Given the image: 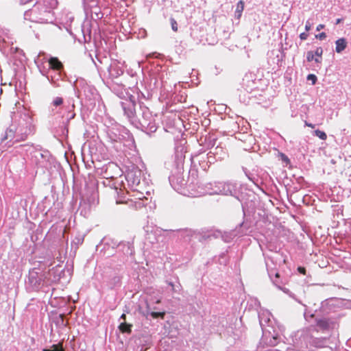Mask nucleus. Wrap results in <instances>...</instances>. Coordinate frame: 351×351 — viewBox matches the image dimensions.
Segmentation results:
<instances>
[{"label": "nucleus", "mask_w": 351, "mask_h": 351, "mask_svg": "<svg viewBox=\"0 0 351 351\" xmlns=\"http://www.w3.org/2000/svg\"><path fill=\"white\" fill-rule=\"evenodd\" d=\"M123 114L136 128L151 135L157 130L155 119L149 108L138 97L129 95L120 101Z\"/></svg>", "instance_id": "f257e3e1"}, {"label": "nucleus", "mask_w": 351, "mask_h": 351, "mask_svg": "<svg viewBox=\"0 0 351 351\" xmlns=\"http://www.w3.org/2000/svg\"><path fill=\"white\" fill-rule=\"evenodd\" d=\"M186 143L184 139L176 141L174 155L165 163L167 169H171L169 181L172 188L176 191H180L187 184V180L184 176V163L186 152L184 147Z\"/></svg>", "instance_id": "f03ea898"}, {"label": "nucleus", "mask_w": 351, "mask_h": 351, "mask_svg": "<svg viewBox=\"0 0 351 351\" xmlns=\"http://www.w3.org/2000/svg\"><path fill=\"white\" fill-rule=\"evenodd\" d=\"M40 72L45 76L50 83L55 87H60V83L64 81L66 74L62 63L58 58H47L45 52H40L35 59Z\"/></svg>", "instance_id": "7ed1b4c3"}, {"label": "nucleus", "mask_w": 351, "mask_h": 351, "mask_svg": "<svg viewBox=\"0 0 351 351\" xmlns=\"http://www.w3.org/2000/svg\"><path fill=\"white\" fill-rule=\"evenodd\" d=\"M313 330L312 328H306L292 332L287 339L289 346L287 351H314L308 349L309 344L315 347H322L326 339L314 337Z\"/></svg>", "instance_id": "20e7f679"}, {"label": "nucleus", "mask_w": 351, "mask_h": 351, "mask_svg": "<svg viewBox=\"0 0 351 351\" xmlns=\"http://www.w3.org/2000/svg\"><path fill=\"white\" fill-rule=\"evenodd\" d=\"M64 110V114L52 117V120L49 121V128L54 136L66 137L69 133V123L76 116L75 108H67Z\"/></svg>", "instance_id": "39448f33"}, {"label": "nucleus", "mask_w": 351, "mask_h": 351, "mask_svg": "<svg viewBox=\"0 0 351 351\" xmlns=\"http://www.w3.org/2000/svg\"><path fill=\"white\" fill-rule=\"evenodd\" d=\"M43 265L40 263L39 268L34 267L29 271L27 280L25 282L27 289L31 291H38L45 285L48 286L47 279L45 278V271Z\"/></svg>", "instance_id": "423d86ee"}, {"label": "nucleus", "mask_w": 351, "mask_h": 351, "mask_svg": "<svg viewBox=\"0 0 351 351\" xmlns=\"http://www.w3.org/2000/svg\"><path fill=\"white\" fill-rule=\"evenodd\" d=\"M241 208L243 211V221L239 223L234 230L222 232L221 239L226 243L231 242L234 237L239 234H246L252 227V221L247 215L246 204L241 203Z\"/></svg>", "instance_id": "0eeeda50"}, {"label": "nucleus", "mask_w": 351, "mask_h": 351, "mask_svg": "<svg viewBox=\"0 0 351 351\" xmlns=\"http://www.w3.org/2000/svg\"><path fill=\"white\" fill-rule=\"evenodd\" d=\"M21 147L27 152V156L32 163L39 167H46L51 156L48 150H42L34 147L33 145L29 144L22 145Z\"/></svg>", "instance_id": "6e6552de"}, {"label": "nucleus", "mask_w": 351, "mask_h": 351, "mask_svg": "<svg viewBox=\"0 0 351 351\" xmlns=\"http://www.w3.org/2000/svg\"><path fill=\"white\" fill-rule=\"evenodd\" d=\"M110 125H106L105 132L107 137L112 143H123L126 138L130 137V133L128 129L117 122L109 121Z\"/></svg>", "instance_id": "1a4fd4ad"}, {"label": "nucleus", "mask_w": 351, "mask_h": 351, "mask_svg": "<svg viewBox=\"0 0 351 351\" xmlns=\"http://www.w3.org/2000/svg\"><path fill=\"white\" fill-rule=\"evenodd\" d=\"M75 95L81 100L84 99L92 101L97 96V90L91 85L87 84L84 79H77L73 84Z\"/></svg>", "instance_id": "9d476101"}, {"label": "nucleus", "mask_w": 351, "mask_h": 351, "mask_svg": "<svg viewBox=\"0 0 351 351\" xmlns=\"http://www.w3.org/2000/svg\"><path fill=\"white\" fill-rule=\"evenodd\" d=\"M34 126L32 125L30 119L20 120L18 126L15 129L16 141H21L25 140L27 136L34 133Z\"/></svg>", "instance_id": "9b49d317"}, {"label": "nucleus", "mask_w": 351, "mask_h": 351, "mask_svg": "<svg viewBox=\"0 0 351 351\" xmlns=\"http://www.w3.org/2000/svg\"><path fill=\"white\" fill-rule=\"evenodd\" d=\"M268 328L265 329L267 336H264L267 339H269L267 343L270 346H275L280 342L282 336V330L280 327H275L273 326H267Z\"/></svg>", "instance_id": "f8f14e48"}, {"label": "nucleus", "mask_w": 351, "mask_h": 351, "mask_svg": "<svg viewBox=\"0 0 351 351\" xmlns=\"http://www.w3.org/2000/svg\"><path fill=\"white\" fill-rule=\"evenodd\" d=\"M219 186L221 189L218 191L219 195H230L236 197L239 202H241L239 195V191L237 190V184L226 182H219Z\"/></svg>", "instance_id": "ddd939ff"}, {"label": "nucleus", "mask_w": 351, "mask_h": 351, "mask_svg": "<svg viewBox=\"0 0 351 351\" xmlns=\"http://www.w3.org/2000/svg\"><path fill=\"white\" fill-rule=\"evenodd\" d=\"M64 276V269L62 268V266L58 265L49 269L47 271H45V278L47 279V283L49 285L52 283L58 282Z\"/></svg>", "instance_id": "4468645a"}, {"label": "nucleus", "mask_w": 351, "mask_h": 351, "mask_svg": "<svg viewBox=\"0 0 351 351\" xmlns=\"http://www.w3.org/2000/svg\"><path fill=\"white\" fill-rule=\"evenodd\" d=\"M178 239L182 242L195 248V230L189 228L179 229L176 230Z\"/></svg>", "instance_id": "2eb2a0df"}, {"label": "nucleus", "mask_w": 351, "mask_h": 351, "mask_svg": "<svg viewBox=\"0 0 351 351\" xmlns=\"http://www.w3.org/2000/svg\"><path fill=\"white\" fill-rule=\"evenodd\" d=\"M122 276L117 272L110 274L104 281V285L108 289L117 290L122 285Z\"/></svg>", "instance_id": "dca6fc26"}, {"label": "nucleus", "mask_w": 351, "mask_h": 351, "mask_svg": "<svg viewBox=\"0 0 351 351\" xmlns=\"http://www.w3.org/2000/svg\"><path fill=\"white\" fill-rule=\"evenodd\" d=\"M108 75L112 80L118 79L124 73L123 63L117 60H110V63L106 66Z\"/></svg>", "instance_id": "f3484780"}, {"label": "nucleus", "mask_w": 351, "mask_h": 351, "mask_svg": "<svg viewBox=\"0 0 351 351\" xmlns=\"http://www.w3.org/2000/svg\"><path fill=\"white\" fill-rule=\"evenodd\" d=\"M315 317L317 327L322 330H328L332 328L335 325L334 321L328 317H319L315 314L311 315Z\"/></svg>", "instance_id": "a211bd4d"}, {"label": "nucleus", "mask_w": 351, "mask_h": 351, "mask_svg": "<svg viewBox=\"0 0 351 351\" xmlns=\"http://www.w3.org/2000/svg\"><path fill=\"white\" fill-rule=\"evenodd\" d=\"M141 171L138 167H134L127 173L126 180L132 186H137L141 183Z\"/></svg>", "instance_id": "6ab92c4d"}, {"label": "nucleus", "mask_w": 351, "mask_h": 351, "mask_svg": "<svg viewBox=\"0 0 351 351\" xmlns=\"http://www.w3.org/2000/svg\"><path fill=\"white\" fill-rule=\"evenodd\" d=\"M198 142L200 145H203L208 149H210L212 150L214 147H215V145L217 142V138L213 137V135L208 134L205 136L202 135L198 139Z\"/></svg>", "instance_id": "aec40b11"}, {"label": "nucleus", "mask_w": 351, "mask_h": 351, "mask_svg": "<svg viewBox=\"0 0 351 351\" xmlns=\"http://www.w3.org/2000/svg\"><path fill=\"white\" fill-rule=\"evenodd\" d=\"M211 154L214 155V157H215L217 160H223L228 156L226 149L223 147L221 143L219 145H217L211 150Z\"/></svg>", "instance_id": "412c9836"}, {"label": "nucleus", "mask_w": 351, "mask_h": 351, "mask_svg": "<svg viewBox=\"0 0 351 351\" xmlns=\"http://www.w3.org/2000/svg\"><path fill=\"white\" fill-rule=\"evenodd\" d=\"M90 198H82L80 202L78 211H80L81 215L86 217L90 213Z\"/></svg>", "instance_id": "4be33fe9"}, {"label": "nucleus", "mask_w": 351, "mask_h": 351, "mask_svg": "<svg viewBox=\"0 0 351 351\" xmlns=\"http://www.w3.org/2000/svg\"><path fill=\"white\" fill-rule=\"evenodd\" d=\"M118 249L125 255L132 256L134 253L133 243L130 241H121L118 245Z\"/></svg>", "instance_id": "5701e85b"}, {"label": "nucleus", "mask_w": 351, "mask_h": 351, "mask_svg": "<svg viewBox=\"0 0 351 351\" xmlns=\"http://www.w3.org/2000/svg\"><path fill=\"white\" fill-rule=\"evenodd\" d=\"M16 127L14 125H12L7 130L5 131V134L2 141L10 140V141H13V143L15 142H19V141H16V132H15Z\"/></svg>", "instance_id": "b1692460"}, {"label": "nucleus", "mask_w": 351, "mask_h": 351, "mask_svg": "<svg viewBox=\"0 0 351 351\" xmlns=\"http://www.w3.org/2000/svg\"><path fill=\"white\" fill-rule=\"evenodd\" d=\"M269 313H259L258 314V319H259V324L262 328L263 336H267V332H265V326L266 324L270 322V319L269 317Z\"/></svg>", "instance_id": "393cba45"}, {"label": "nucleus", "mask_w": 351, "mask_h": 351, "mask_svg": "<svg viewBox=\"0 0 351 351\" xmlns=\"http://www.w3.org/2000/svg\"><path fill=\"white\" fill-rule=\"evenodd\" d=\"M136 201L131 200L130 206H132L135 209H141L145 207L148 203V198L146 197H136Z\"/></svg>", "instance_id": "a878e982"}, {"label": "nucleus", "mask_w": 351, "mask_h": 351, "mask_svg": "<svg viewBox=\"0 0 351 351\" xmlns=\"http://www.w3.org/2000/svg\"><path fill=\"white\" fill-rule=\"evenodd\" d=\"M348 42L345 38H341L335 41V51L338 53H341L347 47Z\"/></svg>", "instance_id": "bb28decb"}, {"label": "nucleus", "mask_w": 351, "mask_h": 351, "mask_svg": "<svg viewBox=\"0 0 351 351\" xmlns=\"http://www.w3.org/2000/svg\"><path fill=\"white\" fill-rule=\"evenodd\" d=\"M195 239L201 243L210 240L208 231L199 232L197 230H195Z\"/></svg>", "instance_id": "cd10ccee"}, {"label": "nucleus", "mask_w": 351, "mask_h": 351, "mask_svg": "<svg viewBox=\"0 0 351 351\" xmlns=\"http://www.w3.org/2000/svg\"><path fill=\"white\" fill-rule=\"evenodd\" d=\"M132 324L126 322H121L118 328L121 332L130 334L132 332Z\"/></svg>", "instance_id": "c85d7f7f"}, {"label": "nucleus", "mask_w": 351, "mask_h": 351, "mask_svg": "<svg viewBox=\"0 0 351 351\" xmlns=\"http://www.w3.org/2000/svg\"><path fill=\"white\" fill-rule=\"evenodd\" d=\"M65 318L66 317L64 313L60 314L57 317H56L54 321L56 325L60 327H66L68 325V323L65 322Z\"/></svg>", "instance_id": "c756f323"}, {"label": "nucleus", "mask_w": 351, "mask_h": 351, "mask_svg": "<svg viewBox=\"0 0 351 351\" xmlns=\"http://www.w3.org/2000/svg\"><path fill=\"white\" fill-rule=\"evenodd\" d=\"M84 241V237L81 234L77 235L71 242V247L75 250L78 248V246L81 245Z\"/></svg>", "instance_id": "7c9ffc66"}, {"label": "nucleus", "mask_w": 351, "mask_h": 351, "mask_svg": "<svg viewBox=\"0 0 351 351\" xmlns=\"http://www.w3.org/2000/svg\"><path fill=\"white\" fill-rule=\"evenodd\" d=\"M244 5H245V3L243 0H240L237 3L236 11H235V16L237 19H240V17L241 16L242 12L244 9Z\"/></svg>", "instance_id": "2f4dec72"}, {"label": "nucleus", "mask_w": 351, "mask_h": 351, "mask_svg": "<svg viewBox=\"0 0 351 351\" xmlns=\"http://www.w3.org/2000/svg\"><path fill=\"white\" fill-rule=\"evenodd\" d=\"M64 105V99L61 97H54L51 103V106L56 108L59 107L63 108Z\"/></svg>", "instance_id": "473e14b6"}, {"label": "nucleus", "mask_w": 351, "mask_h": 351, "mask_svg": "<svg viewBox=\"0 0 351 351\" xmlns=\"http://www.w3.org/2000/svg\"><path fill=\"white\" fill-rule=\"evenodd\" d=\"M114 192L117 194V199H116V203L118 204H122L125 202V196L124 195V193L120 190V191H118V189L116 188L114 190Z\"/></svg>", "instance_id": "72a5a7b5"}, {"label": "nucleus", "mask_w": 351, "mask_h": 351, "mask_svg": "<svg viewBox=\"0 0 351 351\" xmlns=\"http://www.w3.org/2000/svg\"><path fill=\"white\" fill-rule=\"evenodd\" d=\"M242 169L245 174L246 177L252 181L253 183H255L256 181L258 180L256 178V176L254 173H251L249 170H247L245 167H242Z\"/></svg>", "instance_id": "f704fd0d"}, {"label": "nucleus", "mask_w": 351, "mask_h": 351, "mask_svg": "<svg viewBox=\"0 0 351 351\" xmlns=\"http://www.w3.org/2000/svg\"><path fill=\"white\" fill-rule=\"evenodd\" d=\"M42 351H64L63 343L60 342L58 344H53L51 349L43 348Z\"/></svg>", "instance_id": "c9c22d12"}, {"label": "nucleus", "mask_w": 351, "mask_h": 351, "mask_svg": "<svg viewBox=\"0 0 351 351\" xmlns=\"http://www.w3.org/2000/svg\"><path fill=\"white\" fill-rule=\"evenodd\" d=\"M269 277L271 279V280L273 281L274 284H275L279 289H282L283 291V292L289 294V295L293 298L295 299V295L293 293H292L287 288H281L278 285V282L276 280H274V278H273V274L269 273Z\"/></svg>", "instance_id": "e433bc0d"}, {"label": "nucleus", "mask_w": 351, "mask_h": 351, "mask_svg": "<svg viewBox=\"0 0 351 351\" xmlns=\"http://www.w3.org/2000/svg\"><path fill=\"white\" fill-rule=\"evenodd\" d=\"M67 108H75V99L73 97H69L66 99V104L63 106V109Z\"/></svg>", "instance_id": "4c0bfd02"}, {"label": "nucleus", "mask_w": 351, "mask_h": 351, "mask_svg": "<svg viewBox=\"0 0 351 351\" xmlns=\"http://www.w3.org/2000/svg\"><path fill=\"white\" fill-rule=\"evenodd\" d=\"M210 240L214 239L221 238L222 236V232L218 230H208Z\"/></svg>", "instance_id": "58836bf2"}, {"label": "nucleus", "mask_w": 351, "mask_h": 351, "mask_svg": "<svg viewBox=\"0 0 351 351\" xmlns=\"http://www.w3.org/2000/svg\"><path fill=\"white\" fill-rule=\"evenodd\" d=\"M147 315H149L152 318L156 319L158 317L164 318L165 313V312L149 311L147 310Z\"/></svg>", "instance_id": "ea45409f"}, {"label": "nucleus", "mask_w": 351, "mask_h": 351, "mask_svg": "<svg viewBox=\"0 0 351 351\" xmlns=\"http://www.w3.org/2000/svg\"><path fill=\"white\" fill-rule=\"evenodd\" d=\"M95 58L99 64H104L106 66H108V59L106 56H101L99 54H96Z\"/></svg>", "instance_id": "a19ab883"}, {"label": "nucleus", "mask_w": 351, "mask_h": 351, "mask_svg": "<svg viewBox=\"0 0 351 351\" xmlns=\"http://www.w3.org/2000/svg\"><path fill=\"white\" fill-rule=\"evenodd\" d=\"M313 134L319 138L321 140H326L327 138L326 132L319 130H315L313 132Z\"/></svg>", "instance_id": "79ce46f5"}, {"label": "nucleus", "mask_w": 351, "mask_h": 351, "mask_svg": "<svg viewBox=\"0 0 351 351\" xmlns=\"http://www.w3.org/2000/svg\"><path fill=\"white\" fill-rule=\"evenodd\" d=\"M82 32H83V37H84V42L85 43L90 42V39H91V35H90V30L89 29V28H87V29H86L87 34L86 33V30L84 28L82 29Z\"/></svg>", "instance_id": "37998d69"}, {"label": "nucleus", "mask_w": 351, "mask_h": 351, "mask_svg": "<svg viewBox=\"0 0 351 351\" xmlns=\"http://www.w3.org/2000/svg\"><path fill=\"white\" fill-rule=\"evenodd\" d=\"M219 263L220 265H226L228 261L227 254L226 252H223L220 254L219 257Z\"/></svg>", "instance_id": "c03bdc74"}, {"label": "nucleus", "mask_w": 351, "mask_h": 351, "mask_svg": "<svg viewBox=\"0 0 351 351\" xmlns=\"http://www.w3.org/2000/svg\"><path fill=\"white\" fill-rule=\"evenodd\" d=\"M219 160H217L215 157H214V155L211 154V150L207 154V164H213L216 161H218Z\"/></svg>", "instance_id": "a18cd8bd"}, {"label": "nucleus", "mask_w": 351, "mask_h": 351, "mask_svg": "<svg viewBox=\"0 0 351 351\" xmlns=\"http://www.w3.org/2000/svg\"><path fill=\"white\" fill-rule=\"evenodd\" d=\"M278 156H279V158L286 164V165H287L288 164L290 163V160L289 158H288V156L283 154V153H281V152H279L278 153Z\"/></svg>", "instance_id": "49530a36"}, {"label": "nucleus", "mask_w": 351, "mask_h": 351, "mask_svg": "<svg viewBox=\"0 0 351 351\" xmlns=\"http://www.w3.org/2000/svg\"><path fill=\"white\" fill-rule=\"evenodd\" d=\"M308 81H311L313 85H315L317 82V77L314 74H308L306 77Z\"/></svg>", "instance_id": "de8ad7c7"}, {"label": "nucleus", "mask_w": 351, "mask_h": 351, "mask_svg": "<svg viewBox=\"0 0 351 351\" xmlns=\"http://www.w3.org/2000/svg\"><path fill=\"white\" fill-rule=\"evenodd\" d=\"M170 23H171V29H173V31L177 32L178 31L177 21L173 18H171Z\"/></svg>", "instance_id": "09e8293b"}, {"label": "nucleus", "mask_w": 351, "mask_h": 351, "mask_svg": "<svg viewBox=\"0 0 351 351\" xmlns=\"http://www.w3.org/2000/svg\"><path fill=\"white\" fill-rule=\"evenodd\" d=\"M182 289V286L179 282H177V284H176L174 286H173V288L171 291L175 293H180Z\"/></svg>", "instance_id": "8fccbe9b"}, {"label": "nucleus", "mask_w": 351, "mask_h": 351, "mask_svg": "<svg viewBox=\"0 0 351 351\" xmlns=\"http://www.w3.org/2000/svg\"><path fill=\"white\" fill-rule=\"evenodd\" d=\"M314 56H315V54H314L313 51H308L306 53V60L308 62H312L314 60V58H315Z\"/></svg>", "instance_id": "3c124183"}, {"label": "nucleus", "mask_w": 351, "mask_h": 351, "mask_svg": "<svg viewBox=\"0 0 351 351\" xmlns=\"http://www.w3.org/2000/svg\"><path fill=\"white\" fill-rule=\"evenodd\" d=\"M296 182L298 184H299L301 186H304L305 184H307V182L304 180V177H302V176L298 177L296 178Z\"/></svg>", "instance_id": "603ef678"}, {"label": "nucleus", "mask_w": 351, "mask_h": 351, "mask_svg": "<svg viewBox=\"0 0 351 351\" xmlns=\"http://www.w3.org/2000/svg\"><path fill=\"white\" fill-rule=\"evenodd\" d=\"M219 182H216L214 183V187L212 189V190H213L212 193L218 194V191L221 189V188H219Z\"/></svg>", "instance_id": "864d4df0"}, {"label": "nucleus", "mask_w": 351, "mask_h": 351, "mask_svg": "<svg viewBox=\"0 0 351 351\" xmlns=\"http://www.w3.org/2000/svg\"><path fill=\"white\" fill-rule=\"evenodd\" d=\"M323 49L319 47H317L316 49V50L315 51L314 54L315 56H317V57H322V54H323Z\"/></svg>", "instance_id": "5fc2aeb1"}, {"label": "nucleus", "mask_w": 351, "mask_h": 351, "mask_svg": "<svg viewBox=\"0 0 351 351\" xmlns=\"http://www.w3.org/2000/svg\"><path fill=\"white\" fill-rule=\"evenodd\" d=\"M315 38L322 40L326 38V34L325 32L319 33V34L315 35Z\"/></svg>", "instance_id": "6e6d98bb"}, {"label": "nucleus", "mask_w": 351, "mask_h": 351, "mask_svg": "<svg viewBox=\"0 0 351 351\" xmlns=\"http://www.w3.org/2000/svg\"><path fill=\"white\" fill-rule=\"evenodd\" d=\"M297 270L301 274H303V275L306 274V269L304 267L299 266V267H298Z\"/></svg>", "instance_id": "4d7b16f0"}, {"label": "nucleus", "mask_w": 351, "mask_h": 351, "mask_svg": "<svg viewBox=\"0 0 351 351\" xmlns=\"http://www.w3.org/2000/svg\"><path fill=\"white\" fill-rule=\"evenodd\" d=\"M308 34L306 32H302L300 34V38L302 40H306L308 38Z\"/></svg>", "instance_id": "13d9d810"}, {"label": "nucleus", "mask_w": 351, "mask_h": 351, "mask_svg": "<svg viewBox=\"0 0 351 351\" xmlns=\"http://www.w3.org/2000/svg\"><path fill=\"white\" fill-rule=\"evenodd\" d=\"M311 25L310 23L308 21H307L305 25L306 31H307V32L309 31L311 29Z\"/></svg>", "instance_id": "bf43d9fd"}, {"label": "nucleus", "mask_w": 351, "mask_h": 351, "mask_svg": "<svg viewBox=\"0 0 351 351\" xmlns=\"http://www.w3.org/2000/svg\"><path fill=\"white\" fill-rule=\"evenodd\" d=\"M119 321H122V322H126V315L125 314L123 313L120 317H119Z\"/></svg>", "instance_id": "052dcab7"}, {"label": "nucleus", "mask_w": 351, "mask_h": 351, "mask_svg": "<svg viewBox=\"0 0 351 351\" xmlns=\"http://www.w3.org/2000/svg\"><path fill=\"white\" fill-rule=\"evenodd\" d=\"M324 27H325V25H323V24H319V25H317V28H316V30H317V31H320L321 29H324Z\"/></svg>", "instance_id": "680f3d73"}, {"label": "nucleus", "mask_w": 351, "mask_h": 351, "mask_svg": "<svg viewBox=\"0 0 351 351\" xmlns=\"http://www.w3.org/2000/svg\"><path fill=\"white\" fill-rule=\"evenodd\" d=\"M316 63H321L322 62V57H316V58H314V60H313Z\"/></svg>", "instance_id": "e2e57ef3"}, {"label": "nucleus", "mask_w": 351, "mask_h": 351, "mask_svg": "<svg viewBox=\"0 0 351 351\" xmlns=\"http://www.w3.org/2000/svg\"><path fill=\"white\" fill-rule=\"evenodd\" d=\"M305 125L310 127L311 128H314L315 127V125L308 123L307 121H305Z\"/></svg>", "instance_id": "0e129e2a"}, {"label": "nucleus", "mask_w": 351, "mask_h": 351, "mask_svg": "<svg viewBox=\"0 0 351 351\" xmlns=\"http://www.w3.org/2000/svg\"><path fill=\"white\" fill-rule=\"evenodd\" d=\"M166 282H167V283L168 284V285H169V286L171 287V289L173 288V286H174V285H176V284H174V282H172V281H169V280H167V281H166Z\"/></svg>", "instance_id": "69168bd1"}, {"label": "nucleus", "mask_w": 351, "mask_h": 351, "mask_svg": "<svg viewBox=\"0 0 351 351\" xmlns=\"http://www.w3.org/2000/svg\"><path fill=\"white\" fill-rule=\"evenodd\" d=\"M92 60H93L95 66L97 68L98 70L102 69V68L99 66V65L97 64V62L93 58H92Z\"/></svg>", "instance_id": "338daca9"}, {"label": "nucleus", "mask_w": 351, "mask_h": 351, "mask_svg": "<svg viewBox=\"0 0 351 351\" xmlns=\"http://www.w3.org/2000/svg\"><path fill=\"white\" fill-rule=\"evenodd\" d=\"M342 20H343L342 19H337L336 20L335 24H336V25H338V24L341 23V21H342Z\"/></svg>", "instance_id": "774afa93"}]
</instances>
